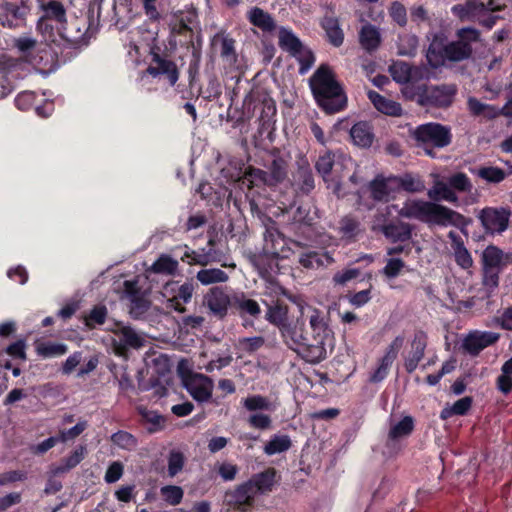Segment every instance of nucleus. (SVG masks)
I'll return each mask as SVG.
<instances>
[{
	"mask_svg": "<svg viewBox=\"0 0 512 512\" xmlns=\"http://www.w3.org/2000/svg\"><path fill=\"white\" fill-rule=\"evenodd\" d=\"M388 209H395L403 218L416 219L427 224L456 226L463 229L467 225L466 218L462 214L432 201L408 199L400 209L396 205Z\"/></svg>",
	"mask_w": 512,
	"mask_h": 512,
	"instance_id": "1",
	"label": "nucleus"
},
{
	"mask_svg": "<svg viewBox=\"0 0 512 512\" xmlns=\"http://www.w3.org/2000/svg\"><path fill=\"white\" fill-rule=\"evenodd\" d=\"M309 84L317 103L326 112L336 113L346 106L347 97L328 65H320Z\"/></svg>",
	"mask_w": 512,
	"mask_h": 512,
	"instance_id": "2",
	"label": "nucleus"
},
{
	"mask_svg": "<svg viewBox=\"0 0 512 512\" xmlns=\"http://www.w3.org/2000/svg\"><path fill=\"white\" fill-rule=\"evenodd\" d=\"M457 41L444 44L443 39L435 37L429 45L426 58L431 67L437 68L448 61H462L472 52L471 42L477 41L479 33L473 28H463L458 32Z\"/></svg>",
	"mask_w": 512,
	"mask_h": 512,
	"instance_id": "3",
	"label": "nucleus"
},
{
	"mask_svg": "<svg viewBox=\"0 0 512 512\" xmlns=\"http://www.w3.org/2000/svg\"><path fill=\"white\" fill-rule=\"evenodd\" d=\"M42 15L37 23V30L48 42L56 43L59 40L72 41L66 34V10L63 4L56 0H49L41 4Z\"/></svg>",
	"mask_w": 512,
	"mask_h": 512,
	"instance_id": "4",
	"label": "nucleus"
},
{
	"mask_svg": "<svg viewBox=\"0 0 512 512\" xmlns=\"http://www.w3.org/2000/svg\"><path fill=\"white\" fill-rule=\"evenodd\" d=\"M472 189V182L465 173L458 172L446 179L434 175L433 184L429 188L427 196L435 203L445 201L459 206L457 193H471Z\"/></svg>",
	"mask_w": 512,
	"mask_h": 512,
	"instance_id": "5",
	"label": "nucleus"
},
{
	"mask_svg": "<svg viewBox=\"0 0 512 512\" xmlns=\"http://www.w3.org/2000/svg\"><path fill=\"white\" fill-rule=\"evenodd\" d=\"M108 330L111 332L113 352L119 357L127 358L129 350H138L146 344L143 333L123 322H115Z\"/></svg>",
	"mask_w": 512,
	"mask_h": 512,
	"instance_id": "6",
	"label": "nucleus"
},
{
	"mask_svg": "<svg viewBox=\"0 0 512 512\" xmlns=\"http://www.w3.org/2000/svg\"><path fill=\"white\" fill-rule=\"evenodd\" d=\"M412 136L417 146L424 149L425 153L434 157L433 148H443L450 144V129L438 123H426L412 130Z\"/></svg>",
	"mask_w": 512,
	"mask_h": 512,
	"instance_id": "7",
	"label": "nucleus"
},
{
	"mask_svg": "<svg viewBox=\"0 0 512 512\" xmlns=\"http://www.w3.org/2000/svg\"><path fill=\"white\" fill-rule=\"evenodd\" d=\"M287 162L281 157H274L266 166V170L249 168L243 177L242 183L249 188L259 184L275 186L287 178Z\"/></svg>",
	"mask_w": 512,
	"mask_h": 512,
	"instance_id": "8",
	"label": "nucleus"
},
{
	"mask_svg": "<svg viewBox=\"0 0 512 512\" xmlns=\"http://www.w3.org/2000/svg\"><path fill=\"white\" fill-rule=\"evenodd\" d=\"M279 46L292 55L300 64L299 73L306 74L314 65L315 57L310 49L302 44L300 39L285 27L279 29Z\"/></svg>",
	"mask_w": 512,
	"mask_h": 512,
	"instance_id": "9",
	"label": "nucleus"
},
{
	"mask_svg": "<svg viewBox=\"0 0 512 512\" xmlns=\"http://www.w3.org/2000/svg\"><path fill=\"white\" fill-rule=\"evenodd\" d=\"M246 411L250 412L247 423L250 427L259 430H268L272 427V418L265 411L272 412L274 407L268 398L254 394L241 401Z\"/></svg>",
	"mask_w": 512,
	"mask_h": 512,
	"instance_id": "10",
	"label": "nucleus"
},
{
	"mask_svg": "<svg viewBox=\"0 0 512 512\" xmlns=\"http://www.w3.org/2000/svg\"><path fill=\"white\" fill-rule=\"evenodd\" d=\"M178 375L182 385L194 400L206 402L211 398L214 383L209 377L184 368L182 362L178 366Z\"/></svg>",
	"mask_w": 512,
	"mask_h": 512,
	"instance_id": "11",
	"label": "nucleus"
},
{
	"mask_svg": "<svg viewBox=\"0 0 512 512\" xmlns=\"http://www.w3.org/2000/svg\"><path fill=\"white\" fill-rule=\"evenodd\" d=\"M121 298L129 302L130 314L134 318L142 317L150 307L146 291L139 286V279L125 280L122 284Z\"/></svg>",
	"mask_w": 512,
	"mask_h": 512,
	"instance_id": "12",
	"label": "nucleus"
},
{
	"mask_svg": "<svg viewBox=\"0 0 512 512\" xmlns=\"http://www.w3.org/2000/svg\"><path fill=\"white\" fill-rule=\"evenodd\" d=\"M316 170L327 181L332 172L338 177L342 176L344 170H351L355 167L352 158L341 152H325L316 162Z\"/></svg>",
	"mask_w": 512,
	"mask_h": 512,
	"instance_id": "13",
	"label": "nucleus"
},
{
	"mask_svg": "<svg viewBox=\"0 0 512 512\" xmlns=\"http://www.w3.org/2000/svg\"><path fill=\"white\" fill-rule=\"evenodd\" d=\"M498 7L493 6V2L490 1L488 5L476 0L467 1L464 5L458 4L452 7L454 15L459 17L461 20H473L479 21L491 28L495 23V18L489 17L487 20L483 17L487 12L498 10Z\"/></svg>",
	"mask_w": 512,
	"mask_h": 512,
	"instance_id": "14",
	"label": "nucleus"
},
{
	"mask_svg": "<svg viewBox=\"0 0 512 512\" xmlns=\"http://www.w3.org/2000/svg\"><path fill=\"white\" fill-rule=\"evenodd\" d=\"M195 287L192 282L180 284L177 281L167 282L162 288V295L169 303L168 307L184 312V305L192 299Z\"/></svg>",
	"mask_w": 512,
	"mask_h": 512,
	"instance_id": "15",
	"label": "nucleus"
},
{
	"mask_svg": "<svg viewBox=\"0 0 512 512\" xmlns=\"http://www.w3.org/2000/svg\"><path fill=\"white\" fill-rule=\"evenodd\" d=\"M293 301L299 309L300 320L304 321V318L308 319L316 343L322 344L328 330V324L323 313L319 309L309 305L305 300L297 298Z\"/></svg>",
	"mask_w": 512,
	"mask_h": 512,
	"instance_id": "16",
	"label": "nucleus"
},
{
	"mask_svg": "<svg viewBox=\"0 0 512 512\" xmlns=\"http://www.w3.org/2000/svg\"><path fill=\"white\" fill-rule=\"evenodd\" d=\"M510 210L504 207H485L479 214L483 229L486 233L502 234L509 225Z\"/></svg>",
	"mask_w": 512,
	"mask_h": 512,
	"instance_id": "17",
	"label": "nucleus"
},
{
	"mask_svg": "<svg viewBox=\"0 0 512 512\" xmlns=\"http://www.w3.org/2000/svg\"><path fill=\"white\" fill-rule=\"evenodd\" d=\"M369 188L374 200L387 202L399 191L398 177L378 175L370 182Z\"/></svg>",
	"mask_w": 512,
	"mask_h": 512,
	"instance_id": "18",
	"label": "nucleus"
},
{
	"mask_svg": "<svg viewBox=\"0 0 512 512\" xmlns=\"http://www.w3.org/2000/svg\"><path fill=\"white\" fill-rule=\"evenodd\" d=\"M414 429V420L411 416H405L399 421H390L387 437V453L392 455L399 449L398 442L409 436Z\"/></svg>",
	"mask_w": 512,
	"mask_h": 512,
	"instance_id": "19",
	"label": "nucleus"
},
{
	"mask_svg": "<svg viewBox=\"0 0 512 512\" xmlns=\"http://www.w3.org/2000/svg\"><path fill=\"white\" fill-rule=\"evenodd\" d=\"M404 343L402 336H397L388 346L385 355L379 360L375 371L370 375V381L381 382L388 375L389 369L398 356L400 349Z\"/></svg>",
	"mask_w": 512,
	"mask_h": 512,
	"instance_id": "20",
	"label": "nucleus"
},
{
	"mask_svg": "<svg viewBox=\"0 0 512 512\" xmlns=\"http://www.w3.org/2000/svg\"><path fill=\"white\" fill-rule=\"evenodd\" d=\"M204 303L213 315L218 318H224L228 313L232 300L224 289L214 287L204 296Z\"/></svg>",
	"mask_w": 512,
	"mask_h": 512,
	"instance_id": "21",
	"label": "nucleus"
},
{
	"mask_svg": "<svg viewBox=\"0 0 512 512\" xmlns=\"http://www.w3.org/2000/svg\"><path fill=\"white\" fill-rule=\"evenodd\" d=\"M303 326L304 321L298 318L294 324L288 323L280 331L284 342L294 351H300L303 347L308 346V338L304 333Z\"/></svg>",
	"mask_w": 512,
	"mask_h": 512,
	"instance_id": "22",
	"label": "nucleus"
},
{
	"mask_svg": "<svg viewBox=\"0 0 512 512\" xmlns=\"http://www.w3.org/2000/svg\"><path fill=\"white\" fill-rule=\"evenodd\" d=\"M263 252L273 256L272 262L276 265V259L288 258L290 248L286 247V239L277 230H267L265 234Z\"/></svg>",
	"mask_w": 512,
	"mask_h": 512,
	"instance_id": "23",
	"label": "nucleus"
},
{
	"mask_svg": "<svg viewBox=\"0 0 512 512\" xmlns=\"http://www.w3.org/2000/svg\"><path fill=\"white\" fill-rule=\"evenodd\" d=\"M499 335L488 331H474L466 336L463 347L470 354L476 355L484 348L495 343Z\"/></svg>",
	"mask_w": 512,
	"mask_h": 512,
	"instance_id": "24",
	"label": "nucleus"
},
{
	"mask_svg": "<svg viewBox=\"0 0 512 512\" xmlns=\"http://www.w3.org/2000/svg\"><path fill=\"white\" fill-rule=\"evenodd\" d=\"M455 93L456 89L454 86H432L427 88L425 97L426 101L431 105L446 107L452 103Z\"/></svg>",
	"mask_w": 512,
	"mask_h": 512,
	"instance_id": "25",
	"label": "nucleus"
},
{
	"mask_svg": "<svg viewBox=\"0 0 512 512\" xmlns=\"http://www.w3.org/2000/svg\"><path fill=\"white\" fill-rule=\"evenodd\" d=\"M358 36L361 47L369 53L376 51L382 42L380 28L371 23H365L361 27Z\"/></svg>",
	"mask_w": 512,
	"mask_h": 512,
	"instance_id": "26",
	"label": "nucleus"
},
{
	"mask_svg": "<svg viewBox=\"0 0 512 512\" xmlns=\"http://www.w3.org/2000/svg\"><path fill=\"white\" fill-rule=\"evenodd\" d=\"M448 238L451 241L454 259L457 265L465 270L471 268L473 265V259L470 252L465 247L461 236L455 231H450L448 233Z\"/></svg>",
	"mask_w": 512,
	"mask_h": 512,
	"instance_id": "27",
	"label": "nucleus"
},
{
	"mask_svg": "<svg viewBox=\"0 0 512 512\" xmlns=\"http://www.w3.org/2000/svg\"><path fill=\"white\" fill-rule=\"evenodd\" d=\"M426 337L423 333H417L411 342V350L405 357L404 366L407 372L412 373L424 357Z\"/></svg>",
	"mask_w": 512,
	"mask_h": 512,
	"instance_id": "28",
	"label": "nucleus"
},
{
	"mask_svg": "<svg viewBox=\"0 0 512 512\" xmlns=\"http://www.w3.org/2000/svg\"><path fill=\"white\" fill-rule=\"evenodd\" d=\"M155 65L147 68V72L153 77L165 76L171 86L175 85L179 78V73L175 63L154 56Z\"/></svg>",
	"mask_w": 512,
	"mask_h": 512,
	"instance_id": "29",
	"label": "nucleus"
},
{
	"mask_svg": "<svg viewBox=\"0 0 512 512\" xmlns=\"http://www.w3.org/2000/svg\"><path fill=\"white\" fill-rule=\"evenodd\" d=\"M367 96L379 112L389 116H400L402 114V108L399 103L385 98L378 92L370 90L368 91Z\"/></svg>",
	"mask_w": 512,
	"mask_h": 512,
	"instance_id": "30",
	"label": "nucleus"
},
{
	"mask_svg": "<svg viewBox=\"0 0 512 512\" xmlns=\"http://www.w3.org/2000/svg\"><path fill=\"white\" fill-rule=\"evenodd\" d=\"M257 488L248 480L229 494L230 501L238 506L250 505L257 495Z\"/></svg>",
	"mask_w": 512,
	"mask_h": 512,
	"instance_id": "31",
	"label": "nucleus"
},
{
	"mask_svg": "<svg viewBox=\"0 0 512 512\" xmlns=\"http://www.w3.org/2000/svg\"><path fill=\"white\" fill-rule=\"evenodd\" d=\"M232 305L241 317L249 315L253 318H257L261 313V308L258 302L247 298L243 293L235 295L232 298Z\"/></svg>",
	"mask_w": 512,
	"mask_h": 512,
	"instance_id": "32",
	"label": "nucleus"
},
{
	"mask_svg": "<svg viewBox=\"0 0 512 512\" xmlns=\"http://www.w3.org/2000/svg\"><path fill=\"white\" fill-rule=\"evenodd\" d=\"M353 143L359 147H369L373 141L371 128L366 122H358L350 130Z\"/></svg>",
	"mask_w": 512,
	"mask_h": 512,
	"instance_id": "33",
	"label": "nucleus"
},
{
	"mask_svg": "<svg viewBox=\"0 0 512 512\" xmlns=\"http://www.w3.org/2000/svg\"><path fill=\"white\" fill-rule=\"evenodd\" d=\"M14 46L28 62L34 65L38 64L34 57V53L39 51L36 39L30 36H21L14 39Z\"/></svg>",
	"mask_w": 512,
	"mask_h": 512,
	"instance_id": "34",
	"label": "nucleus"
},
{
	"mask_svg": "<svg viewBox=\"0 0 512 512\" xmlns=\"http://www.w3.org/2000/svg\"><path fill=\"white\" fill-rule=\"evenodd\" d=\"M474 174L487 183L498 184L508 175L512 174V166L510 167L509 172H506L499 167L483 166L475 170Z\"/></svg>",
	"mask_w": 512,
	"mask_h": 512,
	"instance_id": "35",
	"label": "nucleus"
},
{
	"mask_svg": "<svg viewBox=\"0 0 512 512\" xmlns=\"http://www.w3.org/2000/svg\"><path fill=\"white\" fill-rule=\"evenodd\" d=\"M334 262V259L331 257L329 253H317V252H308L304 253L299 258V263L308 269L318 268L320 266H328Z\"/></svg>",
	"mask_w": 512,
	"mask_h": 512,
	"instance_id": "36",
	"label": "nucleus"
},
{
	"mask_svg": "<svg viewBox=\"0 0 512 512\" xmlns=\"http://www.w3.org/2000/svg\"><path fill=\"white\" fill-rule=\"evenodd\" d=\"M248 20L263 31H272L276 26L271 15L258 7L248 12Z\"/></svg>",
	"mask_w": 512,
	"mask_h": 512,
	"instance_id": "37",
	"label": "nucleus"
},
{
	"mask_svg": "<svg viewBox=\"0 0 512 512\" xmlns=\"http://www.w3.org/2000/svg\"><path fill=\"white\" fill-rule=\"evenodd\" d=\"M291 444V439L288 435L274 434L265 444L263 450L266 455L272 456L289 450Z\"/></svg>",
	"mask_w": 512,
	"mask_h": 512,
	"instance_id": "38",
	"label": "nucleus"
},
{
	"mask_svg": "<svg viewBox=\"0 0 512 512\" xmlns=\"http://www.w3.org/2000/svg\"><path fill=\"white\" fill-rule=\"evenodd\" d=\"M273 256L271 254H266L263 252L262 254L258 255L254 259V265L258 270L259 275L267 280H270L272 278L273 273H276L278 271V259H276V267L275 264L272 262Z\"/></svg>",
	"mask_w": 512,
	"mask_h": 512,
	"instance_id": "39",
	"label": "nucleus"
},
{
	"mask_svg": "<svg viewBox=\"0 0 512 512\" xmlns=\"http://www.w3.org/2000/svg\"><path fill=\"white\" fill-rule=\"evenodd\" d=\"M322 27L326 32L329 41L336 47L340 46L344 40L343 31L339 21L334 17H325L322 21Z\"/></svg>",
	"mask_w": 512,
	"mask_h": 512,
	"instance_id": "40",
	"label": "nucleus"
},
{
	"mask_svg": "<svg viewBox=\"0 0 512 512\" xmlns=\"http://www.w3.org/2000/svg\"><path fill=\"white\" fill-rule=\"evenodd\" d=\"M287 316H288V309L286 306H283L281 304H275V305H268L267 311L265 314V319L277 326L280 331L284 326L288 324L287 322Z\"/></svg>",
	"mask_w": 512,
	"mask_h": 512,
	"instance_id": "41",
	"label": "nucleus"
},
{
	"mask_svg": "<svg viewBox=\"0 0 512 512\" xmlns=\"http://www.w3.org/2000/svg\"><path fill=\"white\" fill-rule=\"evenodd\" d=\"M264 338L261 336L239 338L235 343V349L239 357L252 354L264 345Z\"/></svg>",
	"mask_w": 512,
	"mask_h": 512,
	"instance_id": "42",
	"label": "nucleus"
},
{
	"mask_svg": "<svg viewBox=\"0 0 512 512\" xmlns=\"http://www.w3.org/2000/svg\"><path fill=\"white\" fill-rule=\"evenodd\" d=\"M384 235L393 241H405L411 237L410 225L406 223H391L382 228Z\"/></svg>",
	"mask_w": 512,
	"mask_h": 512,
	"instance_id": "43",
	"label": "nucleus"
},
{
	"mask_svg": "<svg viewBox=\"0 0 512 512\" xmlns=\"http://www.w3.org/2000/svg\"><path fill=\"white\" fill-rule=\"evenodd\" d=\"M275 470L267 469L261 473L254 475L250 482L254 488H257V493H265L272 489L275 482Z\"/></svg>",
	"mask_w": 512,
	"mask_h": 512,
	"instance_id": "44",
	"label": "nucleus"
},
{
	"mask_svg": "<svg viewBox=\"0 0 512 512\" xmlns=\"http://www.w3.org/2000/svg\"><path fill=\"white\" fill-rule=\"evenodd\" d=\"M196 278L202 285L224 283L229 279L227 273L218 268L202 269L197 272Z\"/></svg>",
	"mask_w": 512,
	"mask_h": 512,
	"instance_id": "45",
	"label": "nucleus"
},
{
	"mask_svg": "<svg viewBox=\"0 0 512 512\" xmlns=\"http://www.w3.org/2000/svg\"><path fill=\"white\" fill-rule=\"evenodd\" d=\"M294 185L303 193H309L314 189V177L309 167H299L294 178Z\"/></svg>",
	"mask_w": 512,
	"mask_h": 512,
	"instance_id": "46",
	"label": "nucleus"
},
{
	"mask_svg": "<svg viewBox=\"0 0 512 512\" xmlns=\"http://www.w3.org/2000/svg\"><path fill=\"white\" fill-rule=\"evenodd\" d=\"M68 351L67 345L55 342H41L36 345V352L44 358H53L64 355Z\"/></svg>",
	"mask_w": 512,
	"mask_h": 512,
	"instance_id": "47",
	"label": "nucleus"
},
{
	"mask_svg": "<svg viewBox=\"0 0 512 512\" xmlns=\"http://www.w3.org/2000/svg\"><path fill=\"white\" fill-rule=\"evenodd\" d=\"M151 269L158 274L174 275L178 270V261L164 254L153 263Z\"/></svg>",
	"mask_w": 512,
	"mask_h": 512,
	"instance_id": "48",
	"label": "nucleus"
},
{
	"mask_svg": "<svg viewBox=\"0 0 512 512\" xmlns=\"http://www.w3.org/2000/svg\"><path fill=\"white\" fill-rule=\"evenodd\" d=\"M418 48V39L413 34H402L398 38L397 49L401 56L413 57Z\"/></svg>",
	"mask_w": 512,
	"mask_h": 512,
	"instance_id": "49",
	"label": "nucleus"
},
{
	"mask_svg": "<svg viewBox=\"0 0 512 512\" xmlns=\"http://www.w3.org/2000/svg\"><path fill=\"white\" fill-rule=\"evenodd\" d=\"M468 107L473 115L487 118H494L498 115L499 112L496 107L482 103L474 97H470L468 99Z\"/></svg>",
	"mask_w": 512,
	"mask_h": 512,
	"instance_id": "50",
	"label": "nucleus"
},
{
	"mask_svg": "<svg viewBox=\"0 0 512 512\" xmlns=\"http://www.w3.org/2000/svg\"><path fill=\"white\" fill-rule=\"evenodd\" d=\"M182 260H187V263L190 265H202L206 266L209 263L217 262L219 259L213 255L211 252H198L194 250H186Z\"/></svg>",
	"mask_w": 512,
	"mask_h": 512,
	"instance_id": "51",
	"label": "nucleus"
},
{
	"mask_svg": "<svg viewBox=\"0 0 512 512\" xmlns=\"http://www.w3.org/2000/svg\"><path fill=\"white\" fill-rule=\"evenodd\" d=\"M86 449L84 446H80L73 451V453L64 460V463L53 470L55 475L68 472L72 468L76 467L83 459Z\"/></svg>",
	"mask_w": 512,
	"mask_h": 512,
	"instance_id": "52",
	"label": "nucleus"
},
{
	"mask_svg": "<svg viewBox=\"0 0 512 512\" xmlns=\"http://www.w3.org/2000/svg\"><path fill=\"white\" fill-rule=\"evenodd\" d=\"M484 268L495 269L499 267L503 260V252L496 246H488L482 254Z\"/></svg>",
	"mask_w": 512,
	"mask_h": 512,
	"instance_id": "53",
	"label": "nucleus"
},
{
	"mask_svg": "<svg viewBox=\"0 0 512 512\" xmlns=\"http://www.w3.org/2000/svg\"><path fill=\"white\" fill-rule=\"evenodd\" d=\"M160 494L167 504L176 506L182 502L184 491L180 486L166 485L161 487Z\"/></svg>",
	"mask_w": 512,
	"mask_h": 512,
	"instance_id": "54",
	"label": "nucleus"
},
{
	"mask_svg": "<svg viewBox=\"0 0 512 512\" xmlns=\"http://www.w3.org/2000/svg\"><path fill=\"white\" fill-rule=\"evenodd\" d=\"M137 409L142 418L147 423L151 424V427L148 428L149 431H156L162 427L164 423V418L161 415H159L156 411L149 410L143 406H139Z\"/></svg>",
	"mask_w": 512,
	"mask_h": 512,
	"instance_id": "55",
	"label": "nucleus"
},
{
	"mask_svg": "<svg viewBox=\"0 0 512 512\" xmlns=\"http://www.w3.org/2000/svg\"><path fill=\"white\" fill-rule=\"evenodd\" d=\"M390 72L395 81L406 83L410 80L411 69L405 62H396L390 67Z\"/></svg>",
	"mask_w": 512,
	"mask_h": 512,
	"instance_id": "56",
	"label": "nucleus"
},
{
	"mask_svg": "<svg viewBox=\"0 0 512 512\" xmlns=\"http://www.w3.org/2000/svg\"><path fill=\"white\" fill-rule=\"evenodd\" d=\"M111 441L120 448L131 450L136 447V439L128 432L118 431L111 436Z\"/></svg>",
	"mask_w": 512,
	"mask_h": 512,
	"instance_id": "57",
	"label": "nucleus"
},
{
	"mask_svg": "<svg viewBox=\"0 0 512 512\" xmlns=\"http://www.w3.org/2000/svg\"><path fill=\"white\" fill-rule=\"evenodd\" d=\"M399 182V190L403 188L408 192H420L424 189L423 182L412 175H405L403 177H398Z\"/></svg>",
	"mask_w": 512,
	"mask_h": 512,
	"instance_id": "58",
	"label": "nucleus"
},
{
	"mask_svg": "<svg viewBox=\"0 0 512 512\" xmlns=\"http://www.w3.org/2000/svg\"><path fill=\"white\" fill-rule=\"evenodd\" d=\"M389 15L399 26H405L407 23V12L404 5L400 2H392L389 7Z\"/></svg>",
	"mask_w": 512,
	"mask_h": 512,
	"instance_id": "59",
	"label": "nucleus"
},
{
	"mask_svg": "<svg viewBox=\"0 0 512 512\" xmlns=\"http://www.w3.org/2000/svg\"><path fill=\"white\" fill-rule=\"evenodd\" d=\"M107 316V309L105 306H96L85 317V324L88 327H93L95 324L101 325L105 322Z\"/></svg>",
	"mask_w": 512,
	"mask_h": 512,
	"instance_id": "60",
	"label": "nucleus"
},
{
	"mask_svg": "<svg viewBox=\"0 0 512 512\" xmlns=\"http://www.w3.org/2000/svg\"><path fill=\"white\" fill-rule=\"evenodd\" d=\"M36 94L32 91H23L15 98V105L20 110H28L33 106H37Z\"/></svg>",
	"mask_w": 512,
	"mask_h": 512,
	"instance_id": "61",
	"label": "nucleus"
},
{
	"mask_svg": "<svg viewBox=\"0 0 512 512\" xmlns=\"http://www.w3.org/2000/svg\"><path fill=\"white\" fill-rule=\"evenodd\" d=\"M184 456L182 453L172 451L168 458V475L176 476L184 467Z\"/></svg>",
	"mask_w": 512,
	"mask_h": 512,
	"instance_id": "62",
	"label": "nucleus"
},
{
	"mask_svg": "<svg viewBox=\"0 0 512 512\" xmlns=\"http://www.w3.org/2000/svg\"><path fill=\"white\" fill-rule=\"evenodd\" d=\"M221 57L229 65H233L236 62L237 56L233 39L227 37L222 39Z\"/></svg>",
	"mask_w": 512,
	"mask_h": 512,
	"instance_id": "63",
	"label": "nucleus"
},
{
	"mask_svg": "<svg viewBox=\"0 0 512 512\" xmlns=\"http://www.w3.org/2000/svg\"><path fill=\"white\" fill-rule=\"evenodd\" d=\"M5 11L7 15L11 16L13 19L23 21L28 14L29 8L24 4V2H21L20 4L6 3Z\"/></svg>",
	"mask_w": 512,
	"mask_h": 512,
	"instance_id": "64",
	"label": "nucleus"
}]
</instances>
